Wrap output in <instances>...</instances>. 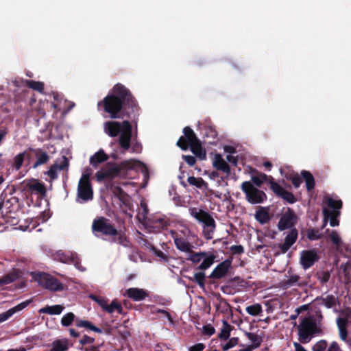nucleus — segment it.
<instances>
[{
  "instance_id": "obj_20",
  "label": "nucleus",
  "mask_w": 351,
  "mask_h": 351,
  "mask_svg": "<svg viewBox=\"0 0 351 351\" xmlns=\"http://www.w3.org/2000/svg\"><path fill=\"white\" fill-rule=\"evenodd\" d=\"M329 237L333 244L336 246L337 251L340 253H344L345 255L351 252L348 249V247L346 244L343 243L339 234L336 231L332 230L330 234Z\"/></svg>"
},
{
  "instance_id": "obj_49",
  "label": "nucleus",
  "mask_w": 351,
  "mask_h": 351,
  "mask_svg": "<svg viewBox=\"0 0 351 351\" xmlns=\"http://www.w3.org/2000/svg\"><path fill=\"white\" fill-rule=\"evenodd\" d=\"M307 237L311 241H315L321 239L322 235L318 229L310 228L307 230Z\"/></svg>"
},
{
  "instance_id": "obj_6",
  "label": "nucleus",
  "mask_w": 351,
  "mask_h": 351,
  "mask_svg": "<svg viewBox=\"0 0 351 351\" xmlns=\"http://www.w3.org/2000/svg\"><path fill=\"white\" fill-rule=\"evenodd\" d=\"M91 175L90 169H86L80 181L77 186V197L84 202H88L93 199V189L90 180Z\"/></svg>"
},
{
  "instance_id": "obj_26",
  "label": "nucleus",
  "mask_w": 351,
  "mask_h": 351,
  "mask_svg": "<svg viewBox=\"0 0 351 351\" xmlns=\"http://www.w3.org/2000/svg\"><path fill=\"white\" fill-rule=\"evenodd\" d=\"M108 158L109 156L105 153L104 149H99L95 154L90 156L89 162L93 167L97 168L99 165L107 161Z\"/></svg>"
},
{
  "instance_id": "obj_48",
  "label": "nucleus",
  "mask_w": 351,
  "mask_h": 351,
  "mask_svg": "<svg viewBox=\"0 0 351 351\" xmlns=\"http://www.w3.org/2000/svg\"><path fill=\"white\" fill-rule=\"evenodd\" d=\"M317 279L321 284H326L330 278V274L328 271H319L317 273Z\"/></svg>"
},
{
  "instance_id": "obj_38",
  "label": "nucleus",
  "mask_w": 351,
  "mask_h": 351,
  "mask_svg": "<svg viewBox=\"0 0 351 351\" xmlns=\"http://www.w3.org/2000/svg\"><path fill=\"white\" fill-rule=\"evenodd\" d=\"M228 282L234 285L236 291H239L247 287V282L239 276L230 279Z\"/></svg>"
},
{
  "instance_id": "obj_63",
  "label": "nucleus",
  "mask_w": 351,
  "mask_h": 351,
  "mask_svg": "<svg viewBox=\"0 0 351 351\" xmlns=\"http://www.w3.org/2000/svg\"><path fill=\"white\" fill-rule=\"evenodd\" d=\"M230 251L233 253V254H241L242 253H243L244 252V248L242 245H232L230 247Z\"/></svg>"
},
{
  "instance_id": "obj_43",
  "label": "nucleus",
  "mask_w": 351,
  "mask_h": 351,
  "mask_svg": "<svg viewBox=\"0 0 351 351\" xmlns=\"http://www.w3.org/2000/svg\"><path fill=\"white\" fill-rule=\"evenodd\" d=\"M338 327L339 330V335L340 338L346 341H347V329H346V322L345 320L341 319V318L338 319Z\"/></svg>"
},
{
  "instance_id": "obj_23",
  "label": "nucleus",
  "mask_w": 351,
  "mask_h": 351,
  "mask_svg": "<svg viewBox=\"0 0 351 351\" xmlns=\"http://www.w3.org/2000/svg\"><path fill=\"white\" fill-rule=\"evenodd\" d=\"M127 296L134 301H141L148 296L146 291L139 288H130L125 291Z\"/></svg>"
},
{
  "instance_id": "obj_11",
  "label": "nucleus",
  "mask_w": 351,
  "mask_h": 351,
  "mask_svg": "<svg viewBox=\"0 0 351 351\" xmlns=\"http://www.w3.org/2000/svg\"><path fill=\"white\" fill-rule=\"evenodd\" d=\"M23 191L31 194H36L41 197L46 195L47 191L43 182L34 178L27 179L23 181Z\"/></svg>"
},
{
  "instance_id": "obj_50",
  "label": "nucleus",
  "mask_w": 351,
  "mask_h": 351,
  "mask_svg": "<svg viewBox=\"0 0 351 351\" xmlns=\"http://www.w3.org/2000/svg\"><path fill=\"white\" fill-rule=\"evenodd\" d=\"M70 264H73L75 266V267L80 271L83 272L86 271V267H83L81 265V259L80 258L77 253H75V255L73 256Z\"/></svg>"
},
{
  "instance_id": "obj_39",
  "label": "nucleus",
  "mask_w": 351,
  "mask_h": 351,
  "mask_svg": "<svg viewBox=\"0 0 351 351\" xmlns=\"http://www.w3.org/2000/svg\"><path fill=\"white\" fill-rule=\"evenodd\" d=\"M23 82L25 84V86L34 90H36L39 93H43L44 91L45 85L42 82L27 80L23 81Z\"/></svg>"
},
{
  "instance_id": "obj_18",
  "label": "nucleus",
  "mask_w": 351,
  "mask_h": 351,
  "mask_svg": "<svg viewBox=\"0 0 351 351\" xmlns=\"http://www.w3.org/2000/svg\"><path fill=\"white\" fill-rule=\"evenodd\" d=\"M108 186L110 188L114 197L117 198L121 204L125 206L130 205V197L120 186L115 185L114 182H112L108 184Z\"/></svg>"
},
{
  "instance_id": "obj_14",
  "label": "nucleus",
  "mask_w": 351,
  "mask_h": 351,
  "mask_svg": "<svg viewBox=\"0 0 351 351\" xmlns=\"http://www.w3.org/2000/svg\"><path fill=\"white\" fill-rule=\"evenodd\" d=\"M319 260V256L315 250H304L302 252L300 263L304 269L312 267Z\"/></svg>"
},
{
  "instance_id": "obj_41",
  "label": "nucleus",
  "mask_w": 351,
  "mask_h": 351,
  "mask_svg": "<svg viewBox=\"0 0 351 351\" xmlns=\"http://www.w3.org/2000/svg\"><path fill=\"white\" fill-rule=\"evenodd\" d=\"M187 182L190 185L195 186L198 189H202L207 185V183L202 178H195L194 176H189Z\"/></svg>"
},
{
  "instance_id": "obj_51",
  "label": "nucleus",
  "mask_w": 351,
  "mask_h": 351,
  "mask_svg": "<svg viewBox=\"0 0 351 351\" xmlns=\"http://www.w3.org/2000/svg\"><path fill=\"white\" fill-rule=\"evenodd\" d=\"M32 302V300H28L26 301H24L16 306L10 308V311L12 312V315L16 313V312H19L25 308H26L31 302Z\"/></svg>"
},
{
  "instance_id": "obj_31",
  "label": "nucleus",
  "mask_w": 351,
  "mask_h": 351,
  "mask_svg": "<svg viewBox=\"0 0 351 351\" xmlns=\"http://www.w3.org/2000/svg\"><path fill=\"white\" fill-rule=\"evenodd\" d=\"M245 335L250 341L252 342V345H249L246 347V348H250V351L258 348L263 341L262 337L256 333L245 332Z\"/></svg>"
},
{
  "instance_id": "obj_12",
  "label": "nucleus",
  "mask_w": 351,
  "mask_h": 351,
  "mask_svg": "<svg viewBox=\"0 0 351 351\" xmlns=\"http://www.w3.org/2000/svg\"><path fill=\"white\" fill-rule=\"evenodd\" d=\"M184 135L181 136L176 145L182 150H186L189 145L199 141L195 134L194 131L189 126L183 129Z\"/></svg>"
},
{
  "instance_id": "obj_37",
  "label": "nucleus",
  "mask_w": 351,
  "mask_h": 351,
  "mask_svg": "<svg viewBox=\"0 0 351 351\" xmlns=\"http://www.w3.org/2000/svg\"><path fill=\"white\" fill-rule=\"evenodd\" d=\"M324 202L327 204L330 210H339L341 209L343 202L341 199H335L332 197H328L324 199Z\"/></svg>"
},
{
  "instance_id": "obj_59",
  "label": "nucleus",
  "mask_w": 351,
  "mask_h": 351,
  "mask_svg": "<svg viewBox=\"0 0 351 351\" xmlns=\"http://www.w3.org/2000/svg\"><path fill=\"white\" fill-rule=\"evenodd\" d=\"M221 290L226 294H232L236 292L234 285L230 283H228L227 285L222 286L221 287Z\"/></svg>"
},
{
  "instance_id": "obj_35",
  "label": "nucleus",
  "mask_w": 351,
  "mask_h": 351,
  "mask_svg": "<svg viewBox=\"0 0 351 351\" xmlns=\"http://www.w3.org/2000/svg\"><path fill=\"white\" fill-rule=\"evenodd\" d=\"M232 330V326L226 320H223V326L218 335V337L221 340L226 341L229 339Z\"/></svg>"
},
{
  "instance_id": "obj_4",
  "label": "nucleus",
  "mask_w": 351,
  "mask_h": 351,
  "mask_svg": "<svg viewBox=\"0 0 351 351\" xmlns=\"http://www.w3.org/2000/svg\"><path fill=\"white\" fill-rule=\"evenodd\" d=\"M189 212L197 221L203 223L204 238L206 240L212 239L216 228V223L213 217L208 212L197 208H191Z\"/></svg>"
},
{
  "instance_id": "obj_16",
  "label": "nucleus",
  "mask_w": 351,
  "mask_h": 351,
  "mask_svg": "<svg viewBox=\"0 0 351 351\" xmlns=\"http://www.w3.org/2000/svg\"><path fill=\"white\" fill-rule=\"evenodd\" d=\"M271 190L276 195L289 204H294L297 201V199L291 192L287 191L278 183H272Z\"/></svg>"
},
{
  "instance_id": "obj_60",
  "label": "nucleus",
  "mask_w": 351,
  "mask_h": 351,
  "mask_svg": "<svg viewBox=\"0 0 351 351\" xmlns=\"http://www.w3.org/2000/svg\"><path fill=\"white\" fill-rule=\"evenodd\" d=\"M182 159L190 166L193 167L196 163V158L191 155H182Z\"/></svg>"
},
{
  "instance_id": "obj_27",
  "label": "nucleus",
  "mask_w": 351,
  "mask_h": 351,
  "mask_svg": "<svg viewBox=\"0 0 351 351\" xmlns=\"http://www.w3.org/2000/svg\"><path fill=\"white\" fill-rule=\"evenodd\" d=\"M255 219L261 224H265L271 219L268 207H259L255 213Z\"/></svg>"
},
{
  "instance_id": "obj_32",
  "label": "nucleus",
  "mask_w": 351,
  "mask_h": 351,
  "mask_svg": "<svg viewBox=\"0 0 351 351\" xmlns=\"http://www.w3.org/2000/svg\"><path fill=\"white\" fill-rule=\"evenodd\" d=\"M64 306L60 304L46 306L39 310V313L48 315H60L64 310Z\"/></svg>"
},
{
  "instance_id": "obj_1",
  "label": "nucleus",
  "mask_w": 351,
  "mask_h": 351,
  "mask_svg": "<svg viewBox=\"0 0 351 351\" xmlns=\"http://www.w3.org/2000/svg\"><path fill=\"white\" fill-rule=\"evenodd\" d=\"M97 109L108 114L112 119H123L122 122L108 121L104 123L106 134L110 137L119 135V145L121 153L130 148L132 137V125L128 119H136L139 106L131 91L124 85L117 83L102 100L97 103Z\"/></svg>"
},
{
  "instance_id": "obj_58",
  "label": "nucleus",
  "mask_w": 351,
  "mask_h": 351,
  "mask_svg": "<svg viewBox=\"0 0 351 351\" xmlns=\"http://www.w3.org/2000/svg\"><path fill=\"white\" fill-rule=\"evenodd\" d=\"M239 342V338L232 337L229 339V341L223 346V350H229L230 348L236 346Z\"/></svg>"
},
{
  "instance_id": "obj_62",
  "label": "nucleus",
  "mask_w": 351,
  "mask_h": 351,
  "mask_svg": "<svg viewBox=\"0 0 351 351\" xmlns=\"http://www.w3.org/2000/svg\"><path fill=\"white\" fill-rule=\"evenodd\" d=\"M215 332V329L210 324H207L203 326V332L206 335L211 336Z\"/></svg>"
},
{
  "instance_id": "obj_29",
  "label": "nucleus",
  "mask_w": 351,
  "mask_h": 351,
  "mask_svg": "<svg viewBox=\"0 0 351 351\" xmlns=\"http://www.w3.org/2000/svg\"><path fill=\"white\" fill-rule=\"evenodd\" d=\"M191 152L197 157L199 160H205L206 158V152L203 149L200 141H196L192 145H189Z\"/></svg>"
},
{
  "instance_id": "obj_56",
  "label": "nucleus",
  "mask_w": 351,
  "mask_h": 351,
  "mask_svg": "<svg viewBox=\"0 0 351 351\" xmlns=\"http://www.w3.org/2000/svg\"><path fill=\"white\" fill-rule=\"evenodd\" d=\"M258 174L259 178H261V181L263 182V183L268 182L269 184V185H270V188L271 189L272 183H276L274 181V178L272 176H267V175H266L264 173H258Z\"/></svg>"
},
{
  "instance_id": "obj_47",
  "label": "nucleus",
  "mask_w": 351,
  "mask_h": 351,
  "mask_svg": "<svg viewBox=\"0 0 351 351\" xmlns=\"http://www.w3.org/2000/svg\"><path fill=\"white\" fill-rule=\"evenodd\" d=\"M75 316L72 312L67 313L61 319V324L63 326H69L75 321Z\"/></svg>"
},
{
  "instance_id": "obj_8",
  "label": "nucleus",
  "mask_w": 351,
  "mask_h": 351,
  "mask_svg": "<svg viewBox=\"0 0 351 351\" xmlns=\"http://www.w3.org/2000/svg\"><path fill=\"white\" fill-rule=\"evenodd\" d=\"M190 255L187 258L188 261H191L194 264H198L202 262L195 268L197 270L204 271L208 269L215 262L216 256L213 254H208L206 252H195L193 250L189 252Z\"/></svg>"
},
{
  "instance_id": "obj_33",
  "label": "nucleus",
  "mask_w": 351,
  "mask_h": 351,
  "mask_svg": "<svg viewBox=\"0 0 351 351\" xmlns=\"http://www.w3.org/2000/svg\"><path fill=\"white\" fill-rule=\"evenodd\" d=\"M174 243L176 247L182 252H190L192 250L191 244L182 237L175 238Z\"/></svg>"
},
{
  "instance_id": "obj_22",
  "label": "nucleus",
  "mask_w": 351,
  "mask_h": 351,
  "mask_svg": "<svg viewBox=\"0 0 351 351\" xmlns=\"http://www.w3.org/2000/svg\"><path fill=\"white\" fill-rule=\"evenodd\" d=\"M327 347V341L322 339L313 346V351H341L340 347L336 341L332 342L328 349Z\"/></svg>"
},
{
  "instance_id": "obj_30",
  "label": "nucleus",
  "mask_w": 351,
  "mask_h": 351,
  "mask_svg": "<svg viewBox=\"0 0 351 351\" xmlns=\"http://www.w3.org/2000/svg\"><path fill=\"white\" fill-rule=\"evenodd\" d=\"M301 176L305 182L307 191L311 192L315 186V180L313 174L308 171L302 170L301 171Z\"/></svg>"
},
{
  "instance_id": "obj_53",
  "label": "nucleus",
  "mask_w": 351,
  "mask_h": 351,
  "mask_svg": "<svg viewBox=\"0 0 351 351\" xmlns=\"http://www.w3.org/2000/svg\"><path fill=\"white\" fill-rule=\"evenodd\" d=\"M90 298L95 301L106 311L108 305V301L103 297L92 295Z\"/></svg>"
},
{
  "instance_id": "obj_24",
  "label": "nucleus",
  "mask_w": 351,
  "mask_h": 351,
  "mask_svg": "<svg viewBox=\"0 0 351 351\" xmlns=\"http://www.w3.org/2000/svg\"><path fill=\"white\" fill-rule=\"evenodd\" d=\"M20 276L19 269H13L11 272L0 278V290H5V286L16 280Z\"/></svg>"
},
{
  "instance_id": "obj_61",
  "label": "nucleus",
  "mask_w": 351,
  "mask_h": 351,
  "mask_svg": "<svg viewBox=\"0 0 351 351\" xmlns=\"http://www.w3.org/2000/svg\"><path fill=\"white\" fill-rule=\"evenodd\" d=\"M154 223L155 227H160L161 228H165L169 225L168 222L161 217L156 219Z\"/></svg>"
},
{
  "instance_id": "obj_10",
  "label": "nucleus",
  "mask_w": 351,
  "mask_h": 351,
  "mask_svg": "<svg viewBox=\"0 0 351 351\" xmlns=\"http://www.w3.org/2000/svg\"><path fill=\"white\" fill-rule=\"evenodd\" d=\"M298 220V217L294 210L291 208H288L279 219L277 225L278 229L280 231H283L287 229L291 230V228H295Z\"/></svg>"
},
{
  "instance_id": "obj_2",
  "label": "nucleus",
  "mask_w": 351,
  "mask_h": 351,
  "mask_svg": "<svg viewBox=\"0 0 351 351\" xmlns=\"http://www.w3.org/2000/svg\"><path fill=\"white\" fill-rule=\"evenodd\" d=\"M91 230L96 237H101L104 240L117 243L125 247H132V243L125 231L118 230L108 218L105 217L95 218L93 221Z\"/></svg>"
},
{
  "instance_id": "obj_52",
  "label": "nucleus",
  "mask_w": 351,
  "mask_h": 351,
  "mask_svg": "<svg viewBox=\"0 0 351 351\" xmlns=\"http://www.w3.org/2000/svg\"><path fill=\"white\" fill-rule=\"evenodd\" d=\"M289 180L291 182L295 189L299 188L302 182V178H301L298 173L290 175Z\"/></svg>"
},
{
  "instance_id": "obj_3",
  "label": "nucleus",
  "mask_w": 351,
  "mask_h": 351,
  "mask_svg": "<svg viewBox=\"0 0 351 351\" xmlns=\"http://www.w3.org/2000/svg\"><path fill=\"white\" fill-rule=\"evenodd\" d=\"M135 166L134 160H126L121 162L119 164H115L113 162L107 163V169L98 171L95 174L97 181L102 182L106 179H109V184L113 182L112 180L116 177L123 176L125 171L132 169Z\"/></svg>"
},
{
  "instance_id": "obj_40",
  "label": "nucleus",
  "mask_w": 351,
  "mask_h": 351,
  "mask_svg": "<svg viewBox=\"0 0 351 351\" xmlns=\"http://www.w3.org/2000/svg\"><path fill=\"white\" fill-rule=\"evenodd\" d=\"M75 325L77 327H84L88 329H90V330H93L94 332L101 333L102 330L94 325H93L90 322L86 321V320H81L79 319H75Z\"/></svg>"
},
{
  "instance_id": "obj_13",
  "label": "nucleus",
  "mask_w": 351,
  "mask_h": 351,
  "mask_svg": "<svg viewBox=\"0 0 351 351\" xmlns=\"http://www.w3.org/2000/svg\"><path fill=\"white\" fill-rule=\"evenodd\" d=\"M232 267V260L226 259L216 266L212 271L208 278L213 280H219L224 278Z\"/></svg>"
},
{
  "instance_id": "obj_44",
  "label": "nucleus",
  "mask_w": 351,
  "mask_h": 351,
  "mask_svg": "<svg viewBox=\"0 0 351 351\" xmlns=\"http://www.w3.org/2000/svg\"><path fill=\"white\" fill-rule=\"evenodd\" d=\"M205 273L204 271L197 272L194 274L193 278L191 280L196 282L202 289L205 287Z\"/></svg>"
},
{
  "instance_id": "obj_28",
  "label": "nucleus",
  "mask_w": 351,
  "mask_h": 351,
  "mask_svg": "<svg viewBox=\"0 0 351 351\" xmlns=\"http://www.w3.org/2000/svg\"><path fill=\"white\" fill-rule=\"evenodd\" d=\"M70 346L69 340L66 338L53 341L49 351H66Z\"/></svg>"
},
{
  "instance_id": "obj_19",
  "label": "nucleus",
  "mask_w": 351,
  "mask_h": 351,
  "mask_svg": "<svg viewBox=\"0 0 351 351\" xmlns=\"http://www.w3.org/2000/svg\"><path fill=\"white\" fill-rule=\"evenodd\" d=\"M213 165L215 169L221 171L228 176L230 174V167L228 163L223 158L220 154H216L214 157Z\"/></svg>"
},
{
  "instance_id": "obj_7",
  "label": "nucleus",
  "mask_w": 351,
  "mask_h": 351,
  "mask_svg": "<svg viewBox=\"0 0 351 351\" xmlns=\"http://www.w3.org/2000/svg\"><path fill=\"white\" fill-rule=\"evenodd\" d=\"M298 328L299 341L302 343H308L317 330L315 322L311 317L304 318Z\"/></svg>"
},
{
  "instance_id": "obj_46",
  "label": "nucleus",
  "mask_w": 351,
  "mask_h": 351,
  "mask_svg": "<svg viewBox=\"0 0 351 351\" xmlns=\"http://www.w3.org/2000/svg\"><path fill=\"white\" fill-rule=\"evenodd\" d=\"M246 311L250 315L256 316L258 315L261 313H262L263 310L261 304H255L247 306Z\"/></svg>"
},
{
  "instance_id": "obj_55",
  "label": "nucleus",
  "mask_w": 351,
  "mask_h": 351,
  "mask_svg": "<svg viewBox=\"0 0 351 351\" xmlns=\"http://www.w3.org/2000/svg\"><path fill=\"white\" fill-rule=\"evenodd\" d=\"M205 136L215 139L217 136V132L213 126H208L205 128Z\"/></svg>"
},
{
  "instance_id": "obj_34",
  "label": "nucleus",
  "mask_w": 351,
  "mask_h": 351,
  "mask_svg": "<svg viewBox=\"0 0 351 351\" xmlns=\"http://www.w3.org/2000/svg\"><path fill=\"white\" fill-rule=\"evenodd\" d=\"M75 254V252H64L60 250L56 252L55 258L63 263L70 264Z\"/></svg>"
},
{
  "instance_id": "obj_54",
  "label": "nucleus",
  "mask_w": 351,
  "mask_h": 351,
  "mask_svg": "<svg viewBox=\"0 0 351 351\" xmlns=\"http://www.w3.org/2000/svg\"><path fill=\"white\" fill-rule=\"evenodd\" d=\"M152 251L156 255V256L160 258V261H163L164 263H167L169 261V256L161 250H158L155 247H153Z\"/></svg>"
},
{
  "instance_id": "obj_42",
  "label": "nucleus",
  "mask_w": 351,
  "mask_h": 351,
  "mask_svg": "<svg viewBox=\"0 0 351 351\" xmlns=\"http://www.w3.org/2000/svg\"><path fill=\"white\" fill-rule=\"evenodd\" d=\"M300 279V277L298 275L290 276L288 279L282 281V285L285 288H289L295 285H300L298 282Z\"/></svg>"
},
{
  "instance_id": "obj_5",
  "label": "nucleus",
  "mask_w": 351,
  "mask_h": 351,
  "mask_svg": "<svg viewBox=\"0 0 351 351\" xmlns=\"http://www.w3.org/2000/svg\"><path fill=\"white\" fill-rule=\"evenodd\" d=\"M241 190L247 201L252 204L263 203L267 199L265 193L254 186L251 182L245 181L241 184Z\"/></svg>"
},
{
  "instance_id": "obj_45",
  "label": "nucleus",
  "mask_w": 351,
  "mask_h": 351,
  "mask_svg": "<svg viewBox=\"0 0 351 351\" xmlns=\"http://www.w3.org/2000/svg\"><path fill=\"white\" fill-rule=\"evenodd\" d=\"M117 311L119 314H122L123 313V308L121 305L119 304V302L114 300H112L110 304L107 305V308L106 310V312L109 313H113L114 311Z\"/></svg>"
},
{
  "instance_id": "obj_25",
  "label": "nucleus",
  "mask_w": 351,
  "mask_h": 351,
  "mask_svg": "<svg viewBox=\"0 0 351 351\" xmlns=\"http://www.w3.org/2000/svg\"><path fill=\"white\" fill-rule=\"evenodd\" d=\"M315 301L319 305H324L328 308H331L336 305L338 298L333 295H326L317 297Z\"/></svg>"
},
{
  "instance_id": "obj_36",
  "label": "nucleus",
  "mask_w": 351,
  "mask_h": 351,
  "mask_svg": "<svg viewBox=\"0 0 351 351\" xmlns=\"http://www.w3.org/2000/svg\"><path fill=\"white\" fill-rule=\"evenodd\" d=\"M27 158L28 160L31 159V154L29 150H26L23 153L17 154L14 158V167L16 170H19L23 165L24 158Z\"/></svg>"
},
{
  "instance_id": "obj_9",
  "label": "nucleus",
  "mask_w": 351,
  "mask_h": 351,
  "mask_svg": "<svg viewBox=\"0 0 351 351\" xmlns=\"http://www.w3.org/2000/svg\"><path fill=\"white\" fill-rule=\"evenodd\" d=\"M38 282L43 288L51 291H61L65 288V285L59 280L46 273L39 275Z\"/></svg>"
},
{
  "instance_id": "obj_15",
  "label": "nucleus",
  "mask_w": 351,
  "mask_h": 351,
  "mask_svg": "<svg viewBox=\"0 0 351 351\" xmlns=\"http://www.w3.org/2000/svg\"><path fill=\"white\" fill-rule=\"evenodd\" d=\"M298 237V231L295 228H291L286 232V237L283 243L279 245V248L282 254L288 252L290 247L295 243Z\"/></svg>"
},
{
  "instance_id": "obj_21",
  "label": "nucleus",
  "mask_w": 351,
  "mask_h": 351,
  "mask_svg": "<svg viewBox=\"0 0 351 351\" xmlns=\"http://www.w3.org/2000/svg\"><path fill=\"white\" fill-rule=\"evenodd\" d=\"M339 210H330L328 208L323 209V215H324V221L326 224L328 220H330V225L332 227L339 226V221L338 220V217L340 216Z\"/></svg>"
},
{
  "instance_id": "obj_57",
  "label": "nucleus",
  "mask_w": 351,
  "mask_h": 351,
  "mask_svg": "<svg viewBox=\"0 0 351 351\" xmlns=\"http://www.w3.org/2000/svg\"><path fill=\"white\" fill-rule=\"evenodd\" d=\"M58 170L57 164H53L50 167L49 169L47 172V174L51 180H55L58 178Z\"/></svg>"
},
{
  "instance_id": "obj_64",
  "label": "nucleus",
  "mask_w": 351,
  "mask_h": 351,
  "mask_svg": "<svg viewBox=\"0 0 351 351\" xmlns=\"http://www.w3.org/2000/svg\"><path fill=\"white\" fill-rule=\"evenodd\" d=\"M205 348V345L203 343H196L189 348V351H203Z\"/></svg>"
},
{
  "instance_id": "obj_17",
  "label": "nucleus",
  "mask_w": 351,
  "mask_h": 351,
  "mask_svg": "<svg viewBox=\"0 0 351 351\" xmlns=\"http://www.w3.org/2000/svg\"><path fill=\"white\" fill-rule=\"evenodd\" d=\"M29 153L31 154V158L34 156L36 158V161L33 164V168L36 169L40 165H45L49 160V156L46 152H44L40 148H29Z\"/></svg>"
}]
</instances>
